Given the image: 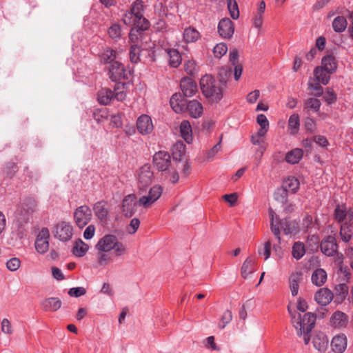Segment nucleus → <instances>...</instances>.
I'll use <instances>...</instances> for the list:
<instances>
[{
    "instance_id": "1",
    "label": "nucleus",
    "mask_w": 353,
    "mask_h": 353,
    "mask_svg": "<svg viewBox=\"0 0 353 353\" xmlns=\"http://www.w3.org/2000/svg\"><path fill=\"white\" fill-rule=\"evenodd\" d=\"M200 87L203 94L211 103H218L223 98V89L214 77L205 74L200 80Z\"/></svg>"
},
{
    "instance_id": "2",
    "label": "nucleus",
    "mask_w": 353,
    "mask_h": 353,
    "mask_svg": "<svg viewBox=\"0 0 353 353\" xmlns=\"http://www.w3.org/2000/svg\"><path fill=\"white\" fill-rule=\"evenodd\" d=\"M163 190L162 186L159 184L152 186L148 191L145 188V190L141 192V194L138 190V206L144 210L152 208L161 198Z\"/></svg>"
},
{
    "instance_id": "3",
    "label": "nucleus",
    "mask_w": 353,
    "mask_h": 353,
    "mask_svg": "<svg viewBox=\"0 0 353 353\" xmlns=\"http://www.w3.org/2000/svg\"><path fill=\"white\" fill-rule=\"evenodd\" d=\"M288 311L292 317V322L297 331L298 334L302 335V332H310L312 330L316 316L311 312L304 313L302 316L300 313L292 312L288 307Z\"/></svg>"
},
{
    "instance_id": "4",
    "label": "nucleus",
    "mask_w": 353,
    "mask_h": 353,
    "mask_svg": "<svg viewBox=\"0 0 353 353\" xmlns=\"http://www.w3.org/2000/svg\"><path fill=\"white\" fill-rule=\"evenodd\" d=\"M97 250L110 252L114 250L117 256H120L126 253L125 245L119 241L114 235L107 234L99 239L96 246Z\"/></svg>"
},
{
    "instance_id": "5",
    "label": "nucleus",
    "mask_w": 353,
    "mask_h": 353,
    "mask_svg": "<svg viewBox=\"0 0 353 353\" xmlns=\"http://www.w3.org/2000/svg\"><path fill=\"white\" fill-rule=\"evenodd\" d=\"M136 179L137 188L141 194V192L152 184L154 179V172L150 165L147 163L139 168L137 171Z\"/></svg>"
},
{
    "instance_id": "6",
    "label": "nucleus",
    "mask_w": 353,
    "mask_h": 353,
    "mask_svg": "<svg viewBox=\"0 0 353 353\" xmlns=\"http://www.w3.org/2000/svg\"><path fill=\"white\" fill-rule=\"evenodd\" d=\"M269 216L270 218V225L272 233L275 235L279 241H280V227L283 230L285 234H291L293 232L294 227L292 226L286 220L280 221L273 211L272 209H269Z\"/></svg>"
},
{
    "instance_id": "7",
    "label": "nucleus",
    "mask_w": 353,
    "mask_h": 353,
    "mask_svg": "<svg viewBox=\"0 0 353 353\" xmlns=\"http://www.w3.org/2000/svg\"><path fill=\"white\" fill-rule=\"evenodd\" d=\"M269 216L270 218V225L272 233L275 235L279 241H280V227L283 230L285 234H291L293 232L294 227L292 226L286 220L280 221L273 211L272 209H269Z\"/></svg>"
},
{
    "instance_id": "8",
    "label": "nucleus",
    "mask_w": 353,
    "mask_h": 353,
    "mask_svg": "<svg viewBox=\"0 0 353 353\" xmlns=\"http://www.w3.org/2000/svg\"><path fill=\"white\" fill-rule=\"evenodd\" d=\"M110 79L114 81L128 80L131 76L130 70L126 69L124 65L119 61H114L109 68Z\"/></svg>"
},
{
    "instance_id": "9",
    "label": "nucleus",
    "mask_w": 353,
    "mask_h": 353,
    "mask_svg": "<svg viewBox=\"0 0 353 353\" xmlns=\"http://www.w3.org/2000/svg\"><path fill=\"white\" fill-rule=\"evenodd\" d=\"M53 234L55 238L65 242L70 241L73 235V227L66 221H61L54 225Z\"/></svg>"
},
{
    "instance_id": "10",
    "label": "nucleus",
    "mask_w": 353,
    "mask_h": 353,
    "mask_svg": "<svg viewBox=\"0 0 353 353\" xmlns=\"http://www.w3.org/2000/svg\"><path fill=\"white\" fill-rule=\"evenodd\" d=\"M154 168L161 173L173 164L170 154L165 151H159L153 156Z\"/></svg>"
},
{
    "instance_id": "11",
    "label": "nucleus",
    "mask_w": 353,
    "mask_h": 353,
    "mask_svg": "<svg viewBox=\"0 0 353 353\" xmlns=\"http://www.w3.org/2000/svg\"><path fill=\"white\" fill-rule=\"evenodd\" d=\"M92 211L87 205H81L76 209L74 212V219L77 225L83 228L91 220Z\"/></svg>"
},
{
    "instance_id": "12",
    "label": "nucleus",
    "mask_w": 353,
    "mask_h": 353,
    "mask_svg": "<svg viewBox=\"0 0 353 353\" xmlns=\"http://www.w3.org/2000/svg\"><path fill=\"white\" fill-rule=\"evenodd\" d=\"M335 219L339 222H342V225L351 226L353 224V208L347 210L343 205L337 206L335 209Z\"/></svg>"
},
{
    "instance_id": "13",
    "label": "nucleus",
    "mask_w": 353,
    "mask_h": 353,
    "mask_svg": "<svg viewBox=\"0 0 353 353\" xmlns=\"http://www.w3.org/2000/svg\"><path fill=\"white\" fill-rule=\"evenodd\" d=\"M348 323V316L345 313L339 310L334 312L332 314L329 321L330 325L337 330H343L345 328Z\"/></svg>"
},
{
    "instance_id": "14",
    "label": "nucleus",
    "mask_w": 353,
    "mask_h": 353,
    "mask_svg": "<svg viewBox=\"0 0 353 353\" xmlns=\"http://www.w3.org/2000/svg\"><path fill=\"white\" fill-rule=\"evenodd\" d=\"M50 237L49 230L46 228H43L39 232L36 241L35 248L40 254L46 253L49 248L48 239Z\"/></svg>"
},
{
    "instance_id": "15",
    "label": "nucleus",
    "mask_w": 353,
    "mask_h": 353,
    "mask_svg": "<svg viewBox=\"0 0 353 353\" xmlns=\"http://www.w3.org/2000/svg\"><path fill=\"white\" fill-rule=\"evenodd\" d=\"M137 196L130 194L124 197L122 201V212L125 216H132L136 211L138 205Z\"/></svg>"
},
{
    "instance_id": "16",
    "label": "nucleus",
    "mask_w": 353,
    "mask_h": 353,
    "mask_svg": "<svg viewBox=\"0 0 353 353\" xmlns=\"http://www.w3.org/2000/svg\"><path fill=\"white\" fill-rule=\"evenodd\" d=\"M132 13L138 19V23L141 25V30H146L148 28L149 22L143 17V4L141 0H137L132 6L130 9Z\"/></svg>"
},
{
    "instance_id": "17",
    "label": "nucleus",
    "mask_w": 353,
    "mask_h": 353,
    "mask_svg": "<svg viewBox=\"0 0 353 353\" xmlns=\"http://www.w3.org/2000/svg\"><path fill=\"white\" fill-rule=\"evenodd\" d=\"M137 128L139 132L143 135L151 133L154 129L151 117L147 114L141 115L137 119Z\"/></svg>"
},
{
    "instance_id": "18",
    "label": "nucleus",
    "mask_w": 353,
    "mask_h": 353,
    "mask_svg": "<svg viewBox=\"0 0 353 353\" xmlns=\"http://www.w3.org/2000/svg\"><path fill=\"white\" fill-rule=\"evenodd\" d=\"M218 32L222 38H231L234 32L233 22L228 18L222 19L218 25Z\"/></svg>"
},
{
    "instance_id": "19",
    "label": "nucleus",
    "mask_w": 353,
    "mask_h": 353,
    "mask_svg": "<svg viewBox=\"0 0 353 353\" xmlns=\"http://www.w3.org/2000/svg\"><path fill=\"white\" fill-rule=\"evenodd\" d=\"M181 169L180 162L173 161V164L170 168L161 173L162 178L169 182L175 184L179 181V170Z\"/></svg>"
},
{
    "instance_id": "20",
    "label": "nucleus",
    "mask_w": 353,
    "mask_h": 353,
    "mask_svg": "<svg viewBox=\"0 0 353 353\" xmlns=\"http://www.w3.org/2000/svg\"><path fill=\"white\" fill-rule=\"evenodd\" d=\"M170 103L172 110L176 113L185 112L188 104L184 97L179 93H175L172 96Z\"/></svg>"
},
{
    "instance_id": "21",
    "label": "nucleus",
    "mask_w": 353,
    "mask_h": 353,
    "mask_svg": "<svg viewBox=\"0 0 353 353\" xmlns=\"http://www.w3.org/2000/svg\"><path fill=\"white\" fill-rule=\"evenodd\" d=\"M347 340L344 334L334 336L331 341L332 350L335 353H343L347 347Z\"/></svg>"
},
{
    "instance_id": "22",
    "label": "nucleus",
    "mask_w": 353,
    "mask_h": 353,
    "mask_svg": "<svg viewBox=\"0 0 353 353\" xmlns=\"http://www.w3.org/2000/svg\"><path fill=\"white\" fill-rule=\"evenodd\" d=\"M322 252L327 256H333L337 250V244L334 236H329L321 243Z\"/></svg>"
},
{
    "instance_id": "23",
    "label": "nucleus",
    "mask_w": 353,
    "mask_h": 353,
    "mask_svg": "<svg viewBox=\"0 0 353 353\" xmlns=\"http://www.w3.org/2000/svg\"><path fill=\"white\" fill-rule=\"evenodd\" d=\"M180 85L183 95L186 97H191L197 92V85L190 78L183 79Z\"/></svg>"
},
{
    "instance_id": "24",
    "label": "nucleus",
    "mask_w": 353,
    "mask_h": 353,
    "mask_svg": "<svg viewBox=\"0 0 353 353\" xmlns=\"http://www.w3.org/2000/svg\"><path fill=\"white\" fill-rule=\"evenodd\" d=\"M300 183L297 178L294 176H288L283 181L282 191L286 196L288 192L295 193L299 189Z\"/></svg>"
},
{
    "instance_id": "25",
    "label": "nucleus",
    "mask_w": 353,
    "mask_h": 353,
    "mask_svg": "<svg viewBox=\"0 0 353 353\" xmlns=\"http://www.w3.org/2000/svg\"><path fill=\"white\" fill-rule=\"evenodd\" d=\"M332 298L333 294L327 288L320 289L314 295L315 301L321 305H326L329 304L332 300Z\"/></svg>"
},
{
    "instance_id": "26",
    "label": "nucleus",
    "mask_w": 353,
    "mask_h": 353,
    "mask_svg": "<svg viewBox=\"0 0 353 353\" xmlns=\"http://www.w3.org/2000/svg\"><path fill=\"white\" fill-rule=\"evenodd\" d=\"M303 280V274L301 272L292 273L289 278L290 288L292 295L295 296L298 294L299 284Z\"/></svg>"
},
{
    "instance_id": "27",
    "label": "nucleus",
    "mask_w": 353,
    "mask_h": 353,
    "mask_svg": "<svg viewBox=\"0 0 353 353\" xmlns=\"http://www.w3.org/2000/svg\"><path fill=\"white\" fill-rule=\"evenodd\" d=\"M189 114L193 118L201 117L203 113L202 104L196 100L190 101L187 105L186 110Z\"/></svg>"
},
{
    "instance_id": "28",
    "label": "nucleus",
    "mask_w": 353,
    "mask_h": 353,
    "mask_svg": "<svg viewBox=\"0 0 353 353\" xmlns=\"http://www.w3.org/2000/svg\"><path fill=\"white\" fill-rule=\"evenodd\" d=\"M312 343L314 347L319 352H325L328 346V339L325 334L322 332L314 335Z\"/></svg>"
},
{
    "instance_id": "29",
    "label": "nucleus",
    "mask_w": 353,
    "mask_h": 353,
    "mask_svg": "<svg viewBox=\"0 0 353 353\" xmlns=\"http://www.w3.org/2000/svg\"><path fill=\"white\" fill-rule=\"evenodd\" d=\"M337 65V61L333 55L329 54L322 58L321 67L329 73H334L336 70Z\"/></svg>"
},
{
    "instance_id": "30",
    "label": "nucleus",
    "mask_w": 353,
    "mask_h": 353,
    "mask_svg": "<svg viewBox=\"0 0 353 353\" xmlns=\"http://www.w3.org/2000/svg\"><path fill=\"white\" fill-rule=\"evenodd\" d=\"M42 308L46 311L55 312L61 306V301L56 297L45 299L41 303Z\"/></svg>"
},
{
    "instance_id": "31",
    "label": "nucleus",
    "mask_w": 353,
    "mask_h": 353,
    "mask_svg": "<svg viewBox=\"0 0 353 353\" xmlns=\"http://www.w3.org/2000/svg\"><path fill=\"white\" fill-rule=\"evenodd\" d=\"M180 134L181 137L188 143L192 141V130L190 122L187 120L183 121L179 125Z\"/></svg>"
},
{
    "instance_id": "32",
    "label": "nucleus",
    "mask_w": 353,
    "mask_h": 353,
    "mask_svg": "<svg viewBox=\"0 0 353 353\" xmlns=\"http://www.w3.org/2000/svg\"><path fill=\"white\" fill-rule=\"evenodd\" d=\"M303 151L301 148H294L286 153L285 160L290 164H296L303 158Z\"/></svg>"
},
{
    "instance_id": "33",
    "label": "nucleus",
    "mask_w": 353,
    "mask_h": 353,
    "mask_svg": "<svg viewBox=\"0 0 353 353\" xmlns=\"http://www.w3.org/2000/svg\"><path fill=\"white\" fill-rule=\"evenodd\" d=\"M98 101L101 104L108 105L114 99V93L110 89L102 88L98 92Z\"/></svg>"
},
{
    "instance_id": "34",
    "label": "nucleus",
    "mask_w": 353,
    "mask_h": 353,
    "mask_svg": "<svg viewBox=\"0 0 353 353\" xmlns=\"http://www.w3.org/2000/svg\"><path fill=\"white\" fill-rule=\"evenodd\" d=\"M169 65L172 68H177L181 63V56L175 49H167Z\"/></svg>"
},
{
    "instance_id": "35",
    "label": "nucleus",
    "mask_w": 353,
    "mask_h": 353,
    "mask_svg": "<svg viewBox=\"0 0 353 353\" xmlns=\"http://www.w3.org/2000/svg\"><path fill=\"white\" fill-rule=\"evenodd\" d=\"M314 74L317 81L323 85H327L330 81L331 73L325 71L321 66H318L314 69Z\"/></svg>"
},
{
    "instance_id": "36",
    "label": "nucleus",
    "mask_w": 353,
    "mask_h": 353,
    "mask_svg": "<svg viewBox=\"0 0 353 353\" xmlns=\"http://www.w3.org/2000/svg\"><path fill=\"white\" fill-rule=\"evenodd\" d=\"M311 279L314 285L321 286L327 280V273L323 269H316L312 273Z\"/></svg>"
},
{
    "instance_id": "37",
    "label": "nucleus",
    "mask_w": 353,
    "mask_h": 353,
    "mask_svg": "<svg viewBox=\"0 0 353 353\" xmlns=\"http://www.w3.org/2000/svg\"><path fill=\"white\" fill-rule=\"evenodd\" d=\"M95 215L101 221H105L108 211L106 208V203L104 201H99L94 206Z\"/></svg>"
},
{
    "instance_id": "38",
    "label": "nucleus",
    "mask_w": 353,
    "mask_h": 353,
    "mask_svg": "<svg viewBox=\"0 0 353 353\" xmlns=\"http://www.w3.org/2000/svg\"><path fill=\"white\" fill-rule=\"evenodd\" d=\"M88 249V245L84 243L81 239H79L76 241L74 244L72 253L77 257H82L87 253Z\"/></svg>"
},
{
    "instance_id": "39",
    "label": "nucleus",
    "mask_w": 353,
    "mask_h": 353,
    "mask_svg": "<svg viewBox=\"0 0 353 353\" xmlns=\"http://www.w3.org/2000/svg\"><path fill=\"white\" fill-rule=\"evenodd\" d=\"M255 260L253 257L249 256L243 262L241 267V276L246 279L250 274H252L254 269Z\"/></svg>"
},
{
    "instance_id": "40",
    "label": "nucleus",
    "mask_w": 353,
    "mask_h": 353,
    "mask_svg": "<svg viewBox=\"0 0 353 353\" xmlns=\"http://www.w3.org/2000/svg\"><path fill=\"white\" fill-rule=\"evenodd\" d=\"M183 37L186 43H192L196 41L201 35L195 28L189 27L184 30Z\"/></svg>"
},
{
    "instance_id": "41",
    "label": "nucleus",
    "mask_w": 353,
    "mask_h": 353,
    "mask_svg": "<svg viewBox=\"0 0 353 353\" xmlns=\"http://www.w3.org/2000/svg\"><path fill=\"white\" fill-rule=\"evenodd\" d=\"M97 263L99 266L105 267L112 261V256L110 252L97 250Z\"/></svg>"
},
{
    "instance_id": "42",
    "label": "nucleus",
    "mask_w": 353,
    "mask_h": 353,
    "mask_svg": "<svg viewBox=\"0 0 353 353\" xmlns=\"http://www.w3.org/2000/svg\"><path fill=\"white\" fill-rule=\"evenodd\" d=\"M321 103L316 98H309L305 103L303 108L307 110V112L312 111L313 112H318L319 111Z\"/></svg>"
},
{
    "instance_id": "43",
    "label": "nucleus",
    "mask_w": 353,
    "mask_h": 353,
    "mask_svg": "<svg viewBox=\"0 0 353 353\" xmlns=\"http://www.w3.org/2000/svg\"><path fill=\"white\" fill-rule=\"evenodd\" d=\"M299 116L297 114H292L288 120V130H290V134H296L299 130Z\"/></svg>"
},
{
    "instance_id": "44",
    "label": "nucleus",
    "mask_w": 353,
    "mask_h": 353,
    "mask_svg": "<svg viewBox=\"0 0 353 353\" xmlns=\"http://www.w3.org/2000/svg\"><path fill=\"white\" fill-rule=\"evenodd\" d=\"M347 26L346 19L343 16L336 17L332 22V28L336 32H343Z\"/></svg>"
},
{
    "instance_id": "45",
    "label": "nucleus",
    "mask_w": 353,
    "mask_h": 353,
    "mask_svg": "<svg viewBox=\"0 0 353 353\" xmlns=\"http://www.w3.org/2000/svg\"><path fill=\"white\" fill-rule=\"evenodd\" d=\"M123 21L125 25L128 26H134L135 27L141 29V23H138L137 18H135V16L132 13L130 10L127 11L123 17Z\"/></svg>"
},
{
    "instance_id": "46",
    "label": "nucleus",
    "mask_w": 353,
    "mask_h": 353,
    "mask_svg": "<svg viewBox=\"0 0 353 353\" xmlns=\"http://www.w3.org/2000/svg\"><path fill=\"white\" fill-rule=\"evenodd\" d=\"M305 253L304 244L301 242H296L292 247V254L294 258L299 260Z\"/></svg>"
},
{
    "instance_id": "47",
    "label": "nucleus",
    "mask_w": 353,
    "mask_h": 353,
    "mask_svg": "<svg viewBox=\"0 0 353 353\" xmlns=\"http://www.w3.org/2000/svg\"><path fill=\"white\" fill-rule=\"evenodd\" d=\"M116 56L117 52L115 50L111 48H107L104 50L102 53L101 61L104 63H112L116 59Z\"/></svg>"
},
{
    "instance_id": "48",
    "label": "nucleus",
    "mask_w": 353,
    "mask_h": 353,
    "mask_svg": "<svg viewBox=\"0 0 353 353\" xmlns=\"http://www.w3.org/2000/svg\"><path fill=\"white\" fill-rule=\"evenodd\" d=\"M227 3L230 17L233 19H237L239 17V10L236 0H227Z\"/></svg>"
},
{
    "instance_id": "49",
    "label": "nucleus",
    "mask_w": 353,
    "mask_h": 353,
    "mask_svg": "<svg viewBox=\"0 0 353 353\" xmlns=\"http://www.w3.org/2000/svg\"><path fill=\"white\" fill-rule=\"evenodd\" d=\"M184 70L187 74L194 75L198 72L199 67L194 60L190 59L184 63Z\"/></svg>"
},
{
    "instance_id": "50",
    "label": "nucleus",
    "mask_w": 353,
    "mask_h": 353,
    "mask_svg": "<svg viewBox=\"0 0 353 353\" xmlns=\"http://www.w3.org/2000/svg\"><path fill=\"white\" fill-rule=\"evenodd\" d=\"M108 34L113 39H119L121 37V28L117 23L112 24L108 30Z\"/></svg>"
},
{
    "instance_id": "51",
    "label": "nucleus",
    "mask_w": 353,
    "mask_h": 353,
    "mask_svg": "<svg viewBox=\"0 0 353 353\" xmlns=\"http://www.w3.org/2000/svg\"><path fill=\"white\" fill-rule=\"evenodd\" d=\"M228 52V46L224 43L216 44L213 49V54L216 58L220 59Z\"/></svg>"
},
{
    "instance_id": "52",
    "label": "nucleus",
    "mask_w": 353,
    "mask_h": 353,
    "mask_svg": "<svg viewBox=\"0 0 353 353\" xmlns=\"http://www.w3.org/2000/svg\"><path fill=\"white\" fill-rule=\"evenodd\" d=\"M258 253L261 256H264V259L267 260L271 254V243L270 241H266L263 245L258 248Z\"/></svg>"
},
{
    "instance_id": "53",
    "label": "nucleus",
    "mask_w": 353,
    "mask_h": 353,
    "mask_svg": "<svg viewBox=\"0 0 353 353\" xmlns=\"http://www.w3.org/2000/svg\"><path fill=\"white\" fill-rule=\"evenodd\" d=\"M140 48L137 44H132L130 49V59L132 63H137L139 61Z\"/></svg>"
},
{
    "instance_id": "54",
    "label": "nucleus",
    "mask_w": 353,
    "mask_h": 353,
    "mask_svg": "<svg viewBox=\"0 0 353 353\" xmlns=\"http://www.w3.org/2000/svg\"><path fill=\"white\" fill-rule=\"evenodd\" d=\"M350 226L346 225H342L340 230V236L341 239L345 242H348L352 236V230Z\"/></svg>"
},
{
    "instance_id": "55",
    "label": "nucleus",
    "mask_w": 353,
    "mask_h": 353,
    "mask_svg": "<svg viewBox=\"0 0 353 353\" xmlns=\"http://www.w3.org/2000/svg\"><path fill=\"white\" fill-rule=\"evenodd\" d=\"M232 319V314L231 311L226 310L225 311L220 319L219 323V327L221 329H223L231 321Z\"/></svg>"
},
{
    "instance_id": "56",
    "label": "nucleus",
    "mask_w": 353,
    "mask_h": 353,
    "mask_svg": "<svg viewBox=\"0 0 353 353\" xmlns=\"http://www.w3.org/2000/svg\"><path fill=\"white\" fill-rule=\"evenodd\" d=\"M142 30L137 27L131 29L129 34V39L132 43L137 44L138 43Z\"/></svg>"
},
{
    "instance_id": "57",
    "label": "nucleus",
    "mask_w": 353,
    "mask_h": 353,
    "mask_svg": "<svg viewBox=\"0 0 353 353\" xmlns=\"http://www.w3.org/2000/svg\"><path fill=\"white\" fill-rule=\"evenodd\" d=\"M17 171L18 167L17 164L12 162L8 163L3 170L5 174L10 178L13 177Z\"/></svg>"
},
{
    "instance_id": "58",
    "label": "nucleus",
    "mask_w": 353,
    "mask_h": 353,
    "mask_svg": "<svg viewBox=\"0 0 353 353\" xmlns=\"http://www.w3.org/2000/svg\"><path fill=\"white\" fill-rule=\"evenodd\" d=\"M21 265V261L18 258H12L6 263L7 268L12 272L17 270Z\"/></svg>"
},
{
    "instance_id": "59",
    "label": "nucleus",
    "mask_w": 353,
    "mask_h": 353,
    "mask_svg": "<svg viewBox=\"0 0 353 353\" xmlns=\"http://www.w3.org/2000/svg\"><path fill=\"white\" fill-rule=\"evenodd\" d=\"M140 225V221L137 218H134L130 221L129 225L127 228L129 234H134Z\"/></svg>"
},
{
    "instance_id": "60",
    "label": "nucleus",
    "mask_w": 353,
    "mask_h": 353,
    "mask_svg": "<svg viewBox=\"0 0 353 353\" xmlns=\"http://www.w3.org/2000/svg\"><path fill=\"white\" fill-rule=\"evenodd\" d=\"M1 331L6 334H12L13 330L10 321L8 319H3L1 321Z\"/></svg>"
},
{
    "instance_id": "61",
    "label": "nucleus",
    "mask_w": 353,
    "mask_h": 353,
    "mask_svg": "<svg viewBox=\"0 0 353 353\" xmlns=\"http://www.w3.org/2000/svg\"><path fill=\"white\" fill-rule=\"evenodd\" d=\"M86 293V290L83 287L72 288L70 289L68 294L70 296L79 297L84 295Z\"/></svg>"
},
{
    "instance_id": "62",
    "label": "nucleus",
    "mask_w": 353,
    "mask_h": 353,
    "mask_svg": "<svg viewBox=\"0 0 353 353\" xmlns=\"http://www.w3.org/2000/svg\"><path fill=\"white\" fill-rule=\"evenodd\" d=\"M174 162H180L181 163V169L179 170L181 171L182 174L187 177L190 173V165L188 161H174Z\"/></svg>"
},
{
    "instance_id": "63",
    "label": "nucleus",
    "mask_w": 353,
    "mask_h": 353,
    "mask_svg": "<svg viewBox=\"0 0 353 353\" xmlns=\"http://www.w3.org/2000/svg\"><path fill=\"white\" fill-rule=\"evenodd\" d=\"M305 127L307 131L314 132L316 130V123L313 119L307 117L305 120Z\"/></svg>"
},
{
    "instance_id": "64",
    "label": "nucleus",
    "mask_w": 353,
    "mask_h": 353,
    "mask_svg": "<svg viewBox=\"0 0 353 353\" xmlns=\"http://www.w3.org/2000/svg\"><path fill=\"white\" fill-rule=\"evenodd\" d=\"M323 99L328 103H332L336 100V97L332 90H327L323 95Z\"/></svg>"
}]
</instances>
